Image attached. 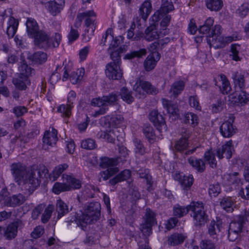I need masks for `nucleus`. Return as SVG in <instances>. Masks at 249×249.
Masks as SVG:
<instances>
[{
  "instance_id": "obj_18",
  "label": "nucleus",
  "mask_w": 249,
  "mask_h": 249,
  "mask_svg": "<svg viewBox=\"0 0 249 249\" xmlns=\"http://www.w3.org/2000/svg\"><path fill=\"white\" fill-rule=\"evenodd\" d=\"M207 42L210 47L213 46L215 48L221 47L225 43H230L233 40L232 36H228L223 38L222 36H208L206 38Z\"/></svg>"
},
{
  "instance_id": "obj_43",
  "label": "nucleus",
  "mask_w": 249,
  "mask_h": 249,
  "mask_svg": "<svg viewBox=\"0 0 249 249\" xmlns=\"http://www.w3.org/2000/svg\"><path fill=\"white\" fill-rule=\"evenodd\" d=\"M120 95L122 99L128 104H131L134 100L132 92L125 87L121 89Z\"/></svg>"
},
{
  "instance_id": "obj_33",
  "label": "nucleus",
  "mask_w": 249,
  "mask_h": 249,
  "mask_svg": "<svg viewBox=\"0 0 249 249\" xmlns=\"http://www.w3.org/2000/svg\"><path fill=\"white\" fill-rule=\"evenodd\" d=\"M131 176V172L129 170H124L120 173L113 178L109 180V183L112 185H114L118 182L128 179Z\"/></svg>"
},
{
  "instance_id": "obj_6",
  "label": "nucleus",
  "mask_w": 249,
  "mask_h": 249,
  "mask_svg": "<svg viewBox=\"0 0 249 249\" xmlns=\"http://www.w3.org/2000/svg\"><path fill=\"white\" fill-rule=\"evenodd\" d=\"M191 211L193 212L194 223L196 227H200L205 225L208 216L204 210L203 203L199 202H192L190 204Z\"/></svg>"
},
{
  "instance_id": "obj_32",
  "label": "nucleus",
  "mask_w": 249,
  "mask_h": 249,
  "mask_svg": "<svg viewBox=\"0 0 249 249\" xmlns=\"http://www.w3.org/2000/svg\"><path fill=\"white\" fill-rule=\"evenodd\" d=\"M18 25V21L13 17H10L8 22L6 32L9 37H12L14 36L17 32Z\"/></svg>"
},
{
  "instance_id": "obj_28",
  "label": "nucleus",
  "mask_w": 249,
  "mask_h": 249,
  "mask_svg": "<svg viewBox=\"0 0 249 249\" xmlns=\"http://www.w3.org/2000/svg\"><path fill=\"white\" fill-rule=\"evenodd\" d=\"M26 28L28 36L32 37L40 30L36 21L33 18H28L26 21Z\"/></svg>"
},
{
  "instance_id": "obj_41",
  "label": "nucleus",
  "mask_w": 249,
  "mask_h": 249,
  "mask_svg": "<svg viewBox=\"0 0 249 249\" xmlns=\"http://www.w3.org/2000/svg\"><path fill=\"white\" fill-rule=\"evenodd\" d=\"M85 74L84 68L78 69L76 71L72 72L71 74L70 79L73 84H76L82 80Z\"/></svg>"
},
{
  "instance_id": "obj_4",
  "label": "nucleus",
  "mask_w": 249,
  "mask_h": 249,
  "mask_svg": "<svg viewBox=\"0 0 249 249\" xmlns=\"http://www.w3.org/2000/svg\"><path fill=\"white\" fill-rule=\"evenodd\" d=\"M118 100V96L116 93H111L107 95L101 97L94 98L92 99L91 105L99 108L92 114L94 117L106 114L109 109V107L114 106Z\"/></svg>"
},
{
  "instance_id": "obj_44",
  "label": "nucleus",
  "mask_w": 249,
  "mask_h": 249,
  "mask_svg": "<svg viewBox=\"0 0 249 249\" xmlns=\"http://www.w3.org/2000/svg\"><path fill=\"white\" fill-rule=\"evenodd\" d=\"M185 237L182 234L174 233L172 234L168 239V244L170 246H176L183 242Z\"/></svg>"
},
{
  "instance_id": "obj_54",
  "label": "nucleus",
  "mask_w": 249,
  "mask_h": 249,
  "mask_svg": "<svg viewBox=\"0 0 249 249\" xmlns=\"http://www.w3.org/2000/svg\"><path fill=\"white\" fill-rule=\"evenodd\" d=\"M194 182V178L192 175L183 176L182 179L180 181L181 186L184 189L190 188Z\"/></svg>"
},
{
  "instance_id": "obj_48",
  "label": "nucleus",
  "mask_w": 249,
  "mask_h": 249,
  "mask_svg": "<svg viewBox=\"0 0 249 249\" xmlns=\"http://www.w3.org/2000/svg\"><path fill=\"white\" fill-rule=\"evenodd\" d=\"M70 191V188L66 183L56 182L53 188V192L57 195L63 192Z\"/></svg>"
},
{
  "instance_id": "obj_56",
  "label": "nucleus",
  "mask_w": 249,
  "mask_h": 249,
  "mask_svg": "<svg viewBox=\"0 0 249 249\" xmlns=\"http://www.w3.org/2000/svg\"><path fill=\"white\" fill-rule=\"evenodd\" d=\"M118 171V168L117 167H110L102 171L100 174L103 179L106 180L109 178L111 176L117 173Z\"/></svg>"
},
{
  "instance_id": "obj_62",
  "label": "nucleus",
  "mask_w": 249,
  "mask_h": 249,
  "mask_svg": "<svg viewBox=\"0 0 249 249\" xmlns=\"http://www.w3.org/2000/svg\"><path fill=\"white\" fill-rule=\"evenodd\" d=\"M221 192V189L219 184L210 185L209 188V193L211 196L215 197L217 196Z\"/></svg>"
},
{
  "instance_id": "obj_9",
  "label": "nucleus",
  "mask_w": 249,
  "mask_h": 249,
  "mask_svg": "<svg viewBox=\"0 0 249 249\" xmlns=\"http://www.w3.org/2000/svg\"><path fill=\"white\" fill-rule=\"evenodd\" d=\"M10 171L15 182L22 185L27 173L26 166L20 162H14L10 165Z\"/></svg>"
},
{
  "instance_id": "obj_25",
  "label": "nucleus",
  "mask_w": 249,
  "mask_h": 249,
  "mask_svg": "<svg viewBox=\"0 0 249 249\" xmlns=\"http://www.w3.org/2000/svg\"><path fill=\"white\" fill-rule=\"evenodd\" d=\"M245 88H239V90H236L235 92L230 96V98L232 99V101L235 103H243L249 101V94L244 90Z\"/></svg>"
},
{
  "instance_id": "obj_5",
  "label": "nucleus",
  "mask_w": 249,
  "mask_h": 249,
  "mask_svg": "<svg viewBox=\"0 0 249 249\" xmlns=\"http://www.w3.org/2000/svg\"><path fill=\"white\" fill-rule=\"evenodd\" d=\"M96 16V15L93 10L78 13L74 26L78 28L81 26L82 20L85 19V25L88 28L85 32L89 33V36H92L96 28L95 19H94Z\"/></svg>"
},
{
  "instance_id": "obj_2",
  "label": "nucleus",
  "mask_w": 249,
  "mask_h": 249,
  "mask_svg": "<svg viewBox=\"0 0 249 249\" xmlns=\"http://www.w3.org/2000/svg\"><path fill=\"white\" fill-rule=\"evenodd\" d=\"M48 174L47 168L44 166H33L30 171L27 172L22 184L25 188L29 187V189H34L39 186L41 179L46 177Z\"/></svg>"
},
{
  "instance_id": "obj_37",
  "label": "nucleus",
  "mask_w": 249,
  "mask_h": 249,
  "mask_svg": "<svg viewBox=\"0 0 249 249\" xmlns=\"http://www.w3.org/2000/svg\"><path fill=\"white\" fill-rule=\"evenodd\" d=\"M163 106L166 108L168 113L173 115L178 114V108L177 104H173L171 101L165 99H162Z\"/></svg>"
},
{
  "instance_id": "obj_16",
  "label": "nucleus",
  "mask_w": 249,
  "mask_h": 249,
  "mask_svg": "<svg viewBox=\"0 0 249 249\" xmlns=\"http://www.w3.org/2000/svg\"><path fill=\"white\" fill-rule=\"evenodd\" d=\"M164 36L161 31L159 32L157 25L152 24L146 28L143 34H142V36L149 42L154 41L159 38L161 36Z\"/></svg>"
},
{
  "instance_id": "obj_12",
  "label": "nucleus",
  "mask_w": 249,
  "mask_h": 249,
  "mask_svg": "<svg viewBox=\"0 0 249 249\" xmlns=\"http://www.w3.org/2000/svg\"><path fill=\"white\" fill-rule=\"evenodd\" d=\"M76 100V93L71 90L67 96V104L61 105L57 108V111L62 113L63 116L70 117L71 115V110L73 107V104Z\"/></svg>"
},
{
  "instance_id": "obj_35",
  "label": "nucleus",
  "mask_w": 249,
  "mask_h": 249,
  "mask_svg": "<svg viewBox=\"0 0 249 249\" xmlns=\"http://www.w3.org/2000/svg\"><path fill=\"white\" fill-rule=\"evenodd\" d=\"M30 80L28 78L20 76L18 78H15L13 79V83L20 90H24L27 87V85L30 84Z\"/></svg>"
},
{
  "instance_id": "obj_34",
  "label": "nucleus",
  "mask_w": 249,
  "mask_h": 249,
  "mask_svg": "<svg viewBox=\"0 0 249 249\" xmlns=\"http://www.w3.org/2000/svg\"><path fill=\"white\" fill-rule=\"evenodd\" d=\"M213 19L211 18H208L204 24L203 25H201L198 28L199 32L200 34H202L203 35H207V38L208 36H211V27L213 24Z\"/></svg>"
},
{
  "instance_id": "obj_21",
  "label": "nucleus",
  "mask_w": 249,
  "mask_h": 249,
  "mask_svg": "<svg viewBox=\"0 0 249 249\" xmlns=\"http://www.w3.org/2000/svg\"><path fill=\"white\" fill-rule=\"evenodd\" d=\"M232 141L228 142L225 144L222 145L221 147L218 148L217 150V156L220 159L224 157L229 159L232 156Z\"/></svg>"
},
{
  "instance_id": "obj_27",
  "label": "nucleus",
  "mask_w": 249,
  "mask_h": 249,
  "mask_svg": "<svg viewBox=\"0 0 249 249\" xmlns=\"http://www.w3.org/2000/svg\"><path fill=\"white\" fill-rule=\"evenodd\" d=\"M190 165L198 172H203L206 168L205 163L202 159H197L191 157L188 159Z\"/></svg>"
},
{
  "instance_id": "obj_60",
  "label": "nucleus",
  "mask_w": 249,
  "mask_h": 249,
  "mask_svg": "<svg viewBox=\"0 0 249 249\" xmlns=\"http://www.w3.org/2000/svg\"><path fill=\"white\" fill-rule=\"evenodd\" d=\"M188 145V143L186 139H180L176 142L174 147L177 151L181 152L186 149Z\"/></svg>"
},
{
  "instance_id": "obj_26",
  "label": "nucleus",
  "mask_w": 249,
  "mask_h": 249,
  "mask_svg": "<svg viewBox=\"0 0 249 249\" xmlns=\"http://www.w3.org/2000/svg\"><path fill=\"white\" fill-rule=\"evenodd\" d=\"M63 178L66 181L68 186L71 190L79 189L81 187V181L79 179L76 178L73 175H63Z\"/></svg>"
},
{
  "instance_id": "obj_22",
  "label": "nucleus",
  "mask_w": 249,
  "mask_h": 249,
  "mask_svg": "<svg viewBox=\"0 0 249 249\" xmlns=\"http://www.w3.org/2000/svg\"><path fill=\"white\" fill-rule=\"evenodd\" d=\"M56 211L57 213V218L60 219L62 217L64 216H67V217H65V222L67 223L65 220L66 218L70 217L71 214L69 213V209L68 206L66 203L63 201L61 199L57 200L56 204ZM74 214V213H71ZM75 213H74L75 214Z\"/></svg>"
},
{
  "instance_id": "obj_10",
  "label": "nucleus",
  "mask_w": 249,
  "mask_h": 249,
  "mask_svg": "<svg viewBox=\"0 0 249 249\" xmlns=\"http://www.w3.org/2000/svg\"><path fill=\"white\" fill-rule=\"evenodd\" d=\"M174 10V6L171 0H162L161 6L152 16V18L155 22H158L161 17H163L171 11Z\"/></svg>"
},
{
  "instance_id": "obj_23",
  "label": "nucleus",
  "mask_w": 249,
  "mask_h": 249,
  "mask_svg": "<svg viewBox=\"0 0 249 249\" xmlns=\"http://www.w3.org/2000/svg\"><path fill=\"white\" fill-rule=\"evenodd\" d=\"M25 200V197L23 195L18 194L5 198L4 203L7 206L16 207L22 204Z\"/></svg>"
},
{
  "instance_id": "obj_24",
  "label": "nucleus",
  "mask_w": 249,
  "mask_h": 249,
  "mask_svg": "<svg viewBox=\"0 0 249 249\" xmlns=\"http://www.w3.org/2000/svg\"><path fill=\"white\" fill-rule=\"evenodd\" d=\"M65 3V0L50 1L47 4L48 10L52 15L56 16L62 10Z\"/></svg>"
},
{
  "instance_id": "obj_39",
  "label": "nucleus",
  "mask_w": 249,
  "mask_h": 249,
  "mask_svg": "<svg viewBox=\"0 0 249 249\" xmlns=\"http://www.w3.org/2000/svg\"><path fill=\"white\" fill-rule=\"evenodd\" d=\"M185 83L183 81H176L172 84L170 92L177 97L183 91Z\"/></svg>"
},
{
  "instance_id": "obj_51",
  "label": "nucleus",
  "mask_w": 249,
  "mask_h": 249,
  "mask_svg": "<svg viewBox=\"0 0 249 249\" xmlns=\"http://www.w3.org/2000/svg\"><path fill=\"white\" fill-rule=\"evenodd\" d=\"M183 122L195 126L198 124V117L195 114L188 112L184 115Z\"/></svg>"
},
{
  "instance_id": "obj_61",
  "label": "nucleus",
  "mask_w": 249,
  "mask_h": 249,
  "mask_svg": "<svg viewBox=\"0 0 249 249\" xmlns=\"http://www.w3.org/2000/svg\"><path fill=\"white\" fill-rule=\"evenodd\" d=\"M95 142L92 139H87L81 142V147L88 150H92L95 148Z\"/></svg>"
},
{
  "instance_id": "obj_20",
  "label": "nucleus",
  "mask_w": 249,
  "mask_h": 249,
  "mask_svg": "<svg viewBox=\"0 0 249 249\" xmlns=\"http://www.w3.org/2000/svg\"><path fill=\"white\" fill-rule=\"evenodd\" d=\"M160 57V54L158 52H153L148 55L144 62L145 70L149 71L154 69Z\"/></svg>"
},
{
  "instance_id": "obj_59",
  "label": "nucleus",
  "mask_w": 249,
  "mask_h": 249,
  "mask_svg": "<svg viewBox=\"0 0 249 249\" xmlns=\"http://www.w3.org/2000/svg\"><path fill=\"white\" fill-rule=\"evenodd\" d=\"M53 210V206L50 205L48 206L45 209L41 217V221L43 223H46L49 221L52 215Z\"/></svg>"
},
{
  "instance_id": "obj_14",
  "label": "nucleus",
  "mask_w": 249,
  "mask_h": 249,
  "mask_svg": "<svg viewBox=\"0 0 249 249\" xmlns=\"http://www.w3.org/2000/svg\"><path fill=\"white\" fill-rule=\"evenodd\" d=\"M22 226L21 220L17 219L9 224L5 229H3V235L7 240L14 239L17 235L18 228Z\"/></svg>"
},
{
  "instance_id": "obj_49",
  "label": "nucleus",
  "mask_w": 249,
  "mask_h": 249,
  "mask_svg": "<svg viewBox=\"0 0 249 249\" xmlns=\"http://www.w3.org/2000/svg\"><path fill=\"white\" fill-rule=\"evenodd\" d=\"M220 206L227 212H232L233 210V202L229 197L223 198L220 201Z\"/></svg>"
},
{
  "instance_id": "obj_29",
  "label": "nucleus",
  "mask_w": 249,
  "mask_h": 249,
  "mask_svg": "<svg viewBox=\"0 0 249 249\" xmlns=\"http://www.w3.org/2000/svg\"><path fill=\"white\" fill-rule=\"evenodd\" d=\"M69 167L67 163L59 164L55 166L53 172L49 175L50 179L53 181L56 180Z\"/></svg>"
},
{
  "instance_id": "obj_58",
  "label": "nucleus",
  "mask_w": 249,
  "mask_h": 249,
  "mask_svg": "<svg viewBox=\"0 0 249 249\" xmlns=\"http://www.w3.org/2000/svg\"><path fill=\"white\" fill-rule=\"evenodd\" d=\"M143 132L148 141H150L155 139L153 128L150 124H145L143 126Z\"/></svg>"
},
{
  "instance_id": "obj_57",
  "label": "nucleus",
  "mask_w": 249,
  "mask_h": 249,
  "mask_svg": "<svg viewBox=\"0 0 249 249\" xmlns=\"http://www.w3.org/2000/svg\"><path fill=\"white\" fill-rule=\"evenodd\" d=\"M47 59V54L41 51L35 53L33 55V60L39 64L45 62Z\"/></svg>"
},
{
  "instance_id": "obj_63",
  "label": "nucleus",
  "mask_w": 249,
  "mask_h": 249,
  "mask_svg": "<svg viewBox=\"0 0 249 249\" xmlns=\"http://www.w3.org/2000/svg\"><path fill=\"white\" fill-rule=\"evenodd\" d=\"M45 205L39 204L36 207L32 212V217L34 219H36L45 208Z\"/></svg>"
},
{
  "instance_id": "obj_36",
  "label": "nucleus",
  "mask_w": 249,
  "mask_h": 249,
  "mask_svg": "<svg viewBox=\"0 0 249 249\" xmlns=\"http://www.w3.org/2000/svg\"><path fill=\"white\" fill-rule=\"evenodd\" d=\"M189 211H191L190 205L187 206H182L176 204L173 208V214L176 217L180 218L186 215Z\"/></svg>"
},
{
  "instance_id": "obj_40",
  "label": "nucleus",
  "mask_w": 249,
  "mask_h": 249,
  "mask_svg": "<svg viewBox=\"0 0 249 249\" xmlns=\"http://www.w3.org/2000/svg\"><path fill=\"white\" fill-rule=\"evenodd\" d=\"M18 69L20 75L21 76L28 78L29 76H32L35 73V70L31 67L28 66L24 61L21 62Z\"/></svg>"
},
{
  "instance_id": "obj_38",
  "label": "nucleus",
  "mask_w": 249,
  "mask_h": 249,
  "mask_svg": "<svg viewBox=\"0 0 249 249\" xmlns=\"http://www.w3.org/2000/svg\"><path fill=\"white\" fill-rule=\"evenodd\" d=\"M151 3L149 1H145L140 8V13L142 18L145 20L151 12Z\"/></svg>"
},
{
  "instance_id": "obj_1",
  "label": "nucleus",
  "mask_w": 249,
  "mask_h": 249,
  "mask_svg": "<svg viewBox=\"0 0 249 249\" xmlns=\"http://www.w3.org/2000/svg\"><path fill=\"white\" fill-rule=\"evenodd\" d=\"M101 205L98 202H91L89 204L84 212H80L75 214H71L70 217L66 218L65 221L70 225L75 222L78 226L85 230L88 224L97 221L101 215Z\"/></svg>"
},
{
  "instance_id": "obj_52",
  "label": "nucleus",
  "mask_w": 249,
  "mask_h": 249,
  "mask_svg": "<svg viewBox=\"0 0 249 249\" xmlns=\"http://www.w3.org/2000/svg\"><path fill=\"white\" fill-rule=\"evenodd\" d=\"M161 18L162 20L160 22V25L162 29H160V30L162 32L163 35H165L168 33V30L167 27L170 22L171 17L170 15L166 14L163 17L160 18V19Z\"/></svg>"
},
{
  "instance_id": "obj_47",
  "label": "nucleus",
  "mask_w": 249,
  "mask_h": 249,
  "mask_svg": "<svg viewBox=\"0 0 249 249\" xmlns=\"http://www.w3.org/2000/svg\"><path fill=\"white\" fill-rule=\"evenodd\" d=\"M134 144V151L136 154L143 156L146 153L145 148L141 140L137 139L133 140Z\"/></svg>"
},
{
  "instance_id": "obj_13",
  "label": "nucleus",
  "mask_w": 249,
  "mask_h": 249,
  "mask_svg": "<svg viewBox=\"0 0 249 249\" xmlns=\"http://www.w3.org/2000/svg\"><path fill=\"white\" fill-rule=\"evenodd\" d=\"M234 118L231 116L229 119L223 123L220 127V132L223 137L230 138L236 132V128L233 125Z\"/></svg>"
},
{
  "instance_id": "obj_50",
  "label": "nucleus",
  "mask_w": 249,
  "mask_h": 249,
  "mask_svg": "<svg viewBox=\"0 0 249 249\" xmlns=\"http://www.w3.org/2000/svg\"><path fill=\"white\" fill-rule=\"evenodd\" d=\"M235 86L239 88H245V79L244 75L239 72H235L232 76Z\"/></svg>"
},
{
  "instance_id": "obj_64",
  "label": "nucleus",
  "mask_w": 249,
  "mask_h": 249,
  "mask_svg": "<svg viewBox=\"0 0 249 249\" xmlns=\"http://www.w3.org/2000/svg\"><path fill=\"white\" fill-rule=\"evenodd\" d=\"M201 249H215V244L210 240H203L200 244Z\"/></svg>"
},
{
  "instance_id": "obj_7",
  "label": "nucleus",
  "mask_w": 249,
  "mask_h": 249,
  "mask_svg": "<svg viewBox=\"0 0 249 249\" xmlns=\"http://www.w3.org/2000/svg\"><path fill=\"white\" fill-rule=\"evenodd\" d=\"M134 89L136 96L139 98L145 96L144 92L152 95L157 94L159 92L158 89L150 82L142 80H140L136 83L134 86Z\"/></svg>"
},
{
  "instance_id": "obj_15",
  "label": "nucleus",
  "mask_w": 249,
  "mask_h": 249,
  "mask_svg": "<svg viewBox=\"0 0 249 249\" xmlns=\"http://www.w3.org/2000/svg\"><path fill=\"white\" fill-rule=\"evenodd\" d=\"M149 119L159 131H165L167 130L164 119L158 111H152L149 114Z\"/></svg>"
},
{
  "instance_id": "obj_19",
  "label": "nucleus",
  "mask_w": 249,
  "mask_h": 249,
  "mask_svg": "<svg viewBox=\"0 0 249 249\" xmlns=\"http://www.w3.org/2000/svg\"><path fill=\"white\" fill-rule=\"evenodd\" d=\"M247 216V213L237 216L230 223L229 230L241 233L243 225L248 220Z\"/></svg>"
},
{
  "instance_id": "obj_53",
  "label": "nucleus",
  "mask_w": 249,
  "mask_h": 249,
  "mask_svg": "<svg viewBox=\"0 0 249 249\" xmlns=\"http://www.w3.org/2000/svg\"><path fill=\"white\" fill-rule=\"evenodd\" d=\"M119 159H113L105 157L102 160L101 164L103 167L110 168L117 165Z\"/></svg>"
},
{
  "instance_id": "obj_3",
  "label": "nucleus",
  "mask_w": 249,
  "mask_h": 249,
  "mask_svg": "<svg viewBox=\"0 0 249 249\" xmlns=\"http://www.w3.org/2000/svg\"><path fill=\"white\" fill-rule=\"evenodd\" d=\"M32 38L34 39L36 46L44 49L58 47L61 40V36L59 34L55 33L53 36L50 37L42 30L38 32Z\"/></svg>"
},
{
  "instance_id": "obj_42",
  "label": "nucleus",
  "mask_w": 249,
  "mask_h": 249,
  "mask_svg": "<svg viewBox=\"0 0 249 249\" xmlns=\"http://www.w3.org/2000/svg\"><path fill=\"white\" fill-rule=\"evenodd\" d=\"M222 222L220 220L216 221L213 220L211 222L208 227V232L211 236H213L220 232L222 228Z\"/></svg>"
},
{
  "instance_id": "obj_46",
  "label": "nucleus",
  "mask_w": 249,
  "mask_h": 249,
  "mask_svg": "<svg viewBox=\"0 0 249 249\" xmlns=\"http://www.w3.org/2000/svg\"><path fill=\"white\" fill-rule=\"evenodd\" d=\"M207 7L211 11H218L223 6L221 0H206Z\"/></svg>"
},
{
  "instance_id": "obj_30",
  "label": "nucleus",
  "mask_w": 249,
  "mask_h": 249,
  "mask_svg": "<svg viewBox=\"0 0 249 249\" xmlns=\"http://www.w3.org/2000/svg\"><path fill=\"white\" fill-rule=\"evenodd\" d=\"M118 132L117 128H115L107 131H101L99 133L100 137L107 140L109 142L114 143L115 138H118L117 133Z\"/></svg>"
},
{
  "instance_id": "obj_45",
  "label": "nucleus",
  "mask_w": 249,
  "mask_h": 249,
  "mask_svg": "<svg viewBox=\"0 0 249 249\" xmlns=\"http://www.w3.org/2000/svg\"><path fill=\"white\" fill-rule=\"evenodd\" d=\"M204 158L211 167H216L217 162L215 158V154L211 150H208L205 153Z\"/></svg>"
},
{
  "instance_id": "obj_31",
  "label": "nucleus",
  "mask_w": 249,
  "mask_h": 249,
  "mask_svg": "<svg viewBox=\"0 0 249 249\" xmlns=\"http://www.w3.org/2000/svg\"><path fill=\"white\" fill-rule=\"evenodd\" d=\"M218 79L219 81L221 82V88L220 86L218 85V82L215 80V85L219 87L223 94L229 93L231 90V88L230 84L226 76L221 74L218 76Z\"/></svg>"
},
{
  "instance_id": "obj_8",
  "label": "nucleus",
  "mask_w": 249,
  "mask_h": 249,
  "mask_svg": "<svg viewBox=\"0 0 249 249\" xmlns=\"http://www.w3.org/2000/svg\"><path fill=\"white\" fill-rule=\"evenodd\" d=\"M155 213L150 209H146L143 217V222L141 224L140 230L145 236H149L152 233L153 226L156 223Z\"/></svg>"
},
{
  "instance_id": "obj_17",
  "label": "nucleus",
  "mask_w": 249,
  "mask_h": 249,
  "mask_svg": "<svg viewBox=\"0 0 249 249\" xmlns=\"http://www.w3.org/2000/svg\"><path fill=\"white\" fill-rule=\"evenodd\" d=\"M58 140L57 131L53 127L45 131L43 138V147L53 146Z\"/></svg>"
},
{
  "instance_id": "obj_11",
  "label": "nucleus",
  "mask_w": 249,
  "mask_h": 249,
  "mask_svg": "<svg viewBox=\"0 0 249 249\" xmlns=\"http://www.w3.org/2000/svg\"><path fill=\"white\" fill-rule=\"evenodd\" d=\"M105 73L107 78L113 80H119L123 76L120 64L114 62H110L107 64Z\"/></svg>"
},
{
  "instance_id": "obj_55",
  "label": "nucleus",
  "mask_w": 249,
  "mask_h": 249,
  "mask_svg": "<svg viewBox=\"0 0 249 249\" xmlns=\"http://www.w3.org/2000/svg\"><path fill=\"white\" fill-rule=\"evenodd\" d=\"M147 53V51L145 49H141L138 51H133L130 53H128L125 56V58L129 59L134 58L135 57H142L145 56Z\"/></svg>"
}]
</instances>
